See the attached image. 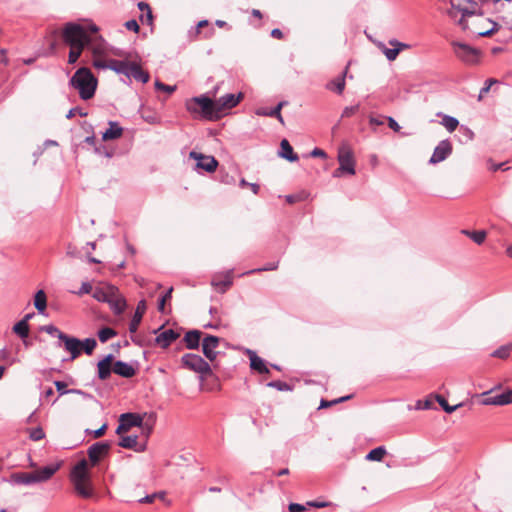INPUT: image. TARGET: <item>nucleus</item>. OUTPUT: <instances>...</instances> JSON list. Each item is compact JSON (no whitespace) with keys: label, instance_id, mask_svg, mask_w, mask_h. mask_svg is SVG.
Masks as SVG:
<instances>
[{"label":"nucleus","instance_id":"1","mask_svg":"<svg viewBox=\"0 0 512 512\" xmlns=\"http://www.w3.org/2000/svg\"><path fill=\"white\" fill-rule=\"evenodd\" d=\"M69 84L78 90L82 100H89L95 94L97 79L89 68L81 67L71 77Z\"/></svg>","mask_w":512,"mask_h":512},{"label":"nucleus","instance_id":"2","mask_svg":"<svg viewBox=\"0 0 512 512\" xmlns=\"http://www.w3.org/2000/svg\"><path fill=\"white\" fill-rule=\"evenodd\" d=\"M88 466V460L83 458L72 468L70 473V480L74 485L75 491L83 498H90L93 495Z\"/></svg>","mask_w":512,"mask_h":512},{"label":"nucleus","instance_id":"3","mask_svg":"<svg viewBox=\"0 0 512 512\" xmlns=\"http://www.w3.org/2000/svg\"><path fill=\"white\" fill-rule=\"evenodd\" d=\"M186 108L191 114H199L205 120L217 121L221 118L216 101L206 95L191 98L186 102Z\"/></svg>","mask_w":512,"mask_h":512},{"label":"nucleus","instance_id":"4","mask_svg":"<svg viewBox=\"0 0 512 512\" xmlns=\"http://www.w3.org/2000/svg\"><path fill=\"white\" fill-rule=\"evenodd\" d=\"M60 463L45 466L33 472H22L13 475L17 484L32 485L48 481L58 470Z\"/></svg>","mask_w":512,"mask_h":512},{"label":"nucleus","instance_id":"5","mask_svg":"<svg viewBox=\"0 0 512 512\" xmlns=\"http://www.w3.org/2000/svg\"><path fill=\"white\" fill-rule=\"evenodd\" d=\"M62 38L64 43L70 47H85L90 42V37L84 27L73 22L65 25Z\"/></svg>","mask_w":512,"mask_h":512},{"label":"nucleus","instance_id":"6","mask_svg":"<svg viewBox=\"0 0 512 512\" xmlns=\"http://www.w3.org/2000/svg\"><path fill=\"white\" fill-rule=\"evenodd\" d=\"M339 167L333 171L334 178H340L343 174L355 175V160L352 149L347 144L338 148L337 156Z\"/></svg>","mask_w":512,"mask_h":512},{"label":"nucleus","instance_id":"7","mask_svg":"<svg viewBox=\"0 0 512 512\" xmlns=\"http://www.w3.org/2000/svg\"><path fill=\"white\" fill-rule=\"evenodd\" d=\"M181 363L184 368L199 373L202 376H209L212 374V369L209 363L197 354H184L181 358Z\"/></svg>","mask_w":512,"mask_h":512},{"label":"nucleus","instance_id":"8","mask_svg":"<svg viewBox=\"0 0 512 512\" xmlns=\"http://www.w3.org/2000/svg\"><path fill=\"white\" fill-rule=\"evenodd\" d=\"M468 3H471V0H450L451 9L447 11V14L451 19H456L457 13L461 12L462 16L457 21V24L464 31L468 29V23L465 20V17L477 14V10H469L466 6Z\"/></svg>","mask_w":512,"mask_h":512},{"label":"nucleus","instance_id":"9","mask_svg":"<svg viewBox=\"0 0 512 512\" xmlns=\"http://www.w3.org/2000/svg\"><path fill=\"white\" fill-rule=\"evenodd\" d=\"M455 55L466 64H474L478 61L479 52L475 48L461 42L451 43Z\"/></svg>","mask_w":512,"mask_h":512},{"label":"nucleus","instance_id":"10","mask_svg":"<svg viewBox=\"0 0 512 512\" xmlns=\"http://www.w3.org/2000/svg\"><path fill=\"white\" fill-rule=\"evenodd\" d=\"M189 156L190 158L196 160L197 169H202L208 173H212L218 167V161L213 156L204 155L196 151H191Z\"/></svg>","mask_w":512,"mask_h":512},{"label":"nucleus","instance_id":"11","mask_svg":"<svg viewBox=\"0 0 512 512\" xmlns=\"http://www.w3.org/2000/svg\"><path fill=\"white\" fill-rule=\"evenodd\" d=\"M109 450L110 444L108 442H96L92 444L87 450L91 466H96L101 458L108 454Z\"/></svg>","mask_w":512,"mask_h":512},{"label":"nucleus","instance_id":"12","mask_svg":"<svg viewBox=\"0 0 512 512\" xmlns=\"http://www.w3.org/2000/svg\"><path fill=\"white\" fill-rule=\"evenodd\" d=\"M243 98V94L239 92L238 94H225L221 96L219 99L215 100L217 104V108L220 110L221 118L226 114V111L234 108L238 105L240 100Z\"/></svg>","mask_w":512,"mask_h":512},{"label":"nucleus","instance_id":"13","mask_svg":"<svg viewBox=\"0 0 512 512\" xmlns=\"http://www.w3.org/2000/svg\"><path fill=\"white\" fill-rule=\"evenodd\" d=\"M452 153V144L448 139L442 140L434 148L433 154L429 159V164H437L444 161Z\"/></svg>","mask_w":512,"mask_h":512},{"label":"nucleus","instance_id":"14","mask_svg":"<svg viewBox=\"0 0 512 512\" xmlns=\"http://www.w3.org/2000/svg\"><path fill=\"white\" fill-rule=\"evenodd\" d=\"M63 345L64 349L70 353V359L74 360L81 355V340L66 334L64 338L56 345L57 347H61Z\"/></svg>","mask_w":512,"mask_h":512},{"label":"nucleus","instance_id":"15","mask_svg":"<svg viewBox=\"0 0 512 512\" xmlns=\"http://www.w3.org/2000/svg\"><path fill=\"white\" fill-rule=\"evenodd\" d=\"M220 343V338L214 335H207L202 340V351L204 356L211 362L216 360L218 352L216 349L218 348Z\"/></svg>","mask_w":512,"mask_h":512},{"label":"nucleus","instance_id":"16","mask_svg":"<svg viewBox=\"0 0 512 512\" xmlns=\"http://www.w3.org/2000/svg\"><path fill=\"white\" fill-rule=\"evenodd\" d=\"M116 293L117 288L115 286L104 284L96 287L92 292V296L97 301L111 303L112 298L116 296Z\"/></svg>","mask_w":512,"mask_h":512},{"label":"nucleus","instance_id":"17","mask_svg":"<svg viewBox=\"0 0 512 512\" xmlns=\"http://www.w3.org/2000/svg\"><path fill=\"white\" fill-rule=\"evenodd\" d=\"M125 76L143 84L147 83L150 79L149 73L143 70L141 65L136 62H130Z\"/></svg>","mask_w":512,"mask_h":512},{"label":"nucleus","instance_id":"18","mask_svg":"<svg viewBox=\"0 0 512 512\" xmlns=\"http://www.w3.org/2000/svg\"><path fill=\"white\" fill-rule=\"evenodd\" d=\"M113 354L106 355L97 363V375L100 380H107L113 371Z\"/></svg>","mask_w":512,"mask_h":512},{"label":"nucleus","instance_id":"19","mask_svg":"<svg viewBox=\"0 0 512 512\" xmlns=\"http://www.w3.org/2000/svg\"><path fill=\"white\" fill-rule=\"evenodd\" d=\"M180 337V334L173 329H167L160 332L156 338L155 342L158 346L165 349L171 345L176 339Z\"/></svg>","mask_w":512,"mask_h":512},{"label":"nucleus","instance_id":"20","mask_svg":"<svg viewBox=\"0 0 512 512\" xmlns=\"http://www.w3.org/2000/svg\"><path fill=\"white\" fill-rule=\"evenodd\" d=\"M246 353L249 357L250 367L252 370L257 371L260 374H268L270 372L265 361L259 357L255 351L247 349Z\"/></svg>","mask_w":512,"mask_h":512},{"label":"nucleus","instance_id":"21","mask_svg":"<svg viewBox=\"0 0 512 512\" xmlns=\"http://www.w3.org/2000/svg\"><path fill=\"white\" fill-rule=\"evenodd\" d=\"M118 446L126 449H133L136 452H143L146 449L145 443H138L137 435L122 436L118 442Z\"/></svg>","mask_w":512,"mask_h":512},{"label":"nucleus","instance_id":"22","mask_svg":"<svg viewBox=\"0 0 512 512\" xmlns=\"http://www.w3.org/2000/svg\"><path fill=\"white\" fill-rule=\"evenodd\" d=\"M113 372L124 378H131L136 374V369L129 363L117 360L113 364Z\"/></svg>","mask_w":512,"mask_h":512},{"label":"nucleus","instance_id":"23","mask_svg":"<svg viewBox=\"0 0 512 512\" xmlns=\"http://www.w3.org/2000/svg\"><path fill=\"white\" fill-rule=\"evenodd\" d=\"M146 311V301L140 300L137 304L135 313L129 323V331L130 333H135L138 329L139 324L143 318V315Z\"/></svg>","mask_w":512,"mask_h":512},{"label":"nucleus","instance_id":"24","mask_svg":"<svg viewBox=\"0 0 512 512\" xmlns=\"http://www.w3.org/2000/svg\"><path fill=\"white\" fill-rule=\"evenodd\" d=\"M285 105H287V101H281L274 108H271V109L259 108L256 111V114L259 115V116H267V117L276 118L281 124H284V120H283V117L281 115V109Z\"/></svg>","mask_w":512,"mask_h":512},{"label":"nucleus","instance_id":"25","mask_svg":"<svg viewBox=\"0 0 512 512\" xmlns=\"http://www.w3.org/2000/svg\"><path fill=\"white\" fill-rule=\"evenodd\" d=\"M202 332L199 330H190L186 332L183 342L187 349H198L201 341Z\"/></svg>","mask_w":512,"mask_h":512},{"label":"nucleus","instance_id":"26","mask_svg":"<svg viewBox=\"0 0 512 512\" xmlns=\"http://www.w3.org/2000/svg\"><path fill=\"white\" fill-rule=\"evenodd\" d=\"M108 124L109 128L103 132L102 140L108 141L120 138L123 134V128L119 125V123L117 121H109Z\"/></svg>","mask_w":512,"mask_h":512},{"label":"nucleus","instance_id":"27","mask_svg":"<svg viewBox=\"0 0 512 512\" xmlns=\"http://www.w3.org/2000/svg\"><path fill=\"white\" fill-rule=\"evenodd\" d=\"M347 72H348V67L345 68V70L343 71V73L341 75H339L336 78L329 81L326 85V88L328 90L336 92L339 95L342 94L345 89V84H346L345 77L347 75Z\"/></svg>","mask_w":512,"mask_h":512},{"label":"nucleus","instance_id":"28","mask_svg":"<svg viewBox=\"0 0 512 512\" xmlns=\"http://www.w3.org/2000/svg\"><path fill=\"white\" fill-rule=\"evenodd\" d=\"M279 156L290 162H295L299 159L298 155L294 153L293 148L287 139H283L280 143Z\"/></svg>","mask_w":512,"mask_h":512},{"label":"nucleus","instance_id":"29","mask_svg":"<svg viewBox=\"0 0 512 512\" xmlns=\"http://www.w3.org/2000/svg\"><path fill=\"white\" fill-rule=\"evenodd\" d=\"M120 421L125 422V425L130 429L131 427H141L143 417L138 413H124L120 416Z\"/></svg>","mask_w":512,"mask_h":512},{"label":"nucleus","instance_id":"30","mask_svg":"<svg viewBox=\"0 0 512 512\" xmlns=\"http://www.w3.org/2000/svg\"><path fill=\"white\" fill-rule=\"evenodd\" d=\"M130 61L110 59L108 61V69L115 71L118 74L126 75Z\"/></svg>","mask_w":512,"mask_h":512},{"label":"nucleus","instance_id":"31","mask_svg":"<svg viewBox=\"0 0 512 512\" xmlns=\"http://www.w3.org/2000/svg\"><path fill=\"white\" fill-rule=\"evenodd\" d=\"M34 306L39 314H44L47 307V296L44 290H38L34 296Z\"/></svg>","mask_w":512,"mask_h":512},{"label":"nucleus","instance_id":"32","mask_svg":"<svg viewBox=\"0 0 512 512\" xmlns=\"http://www.w3.org/2000/svg\"><path fill=\"white\" fill-rule=\"evenodd\" d=\"M437 115L442 117L441 124L447 129L448 132H454L459 126V121L457 118L441 113H438Z\"/></svg>","mask_w":512,"mask_h":512},{"label":"nucleus","instance_id":"33","mask_svg":"<svg viewBox=\"0 0 512 512\" xmlns=\"http://www.w3.org/2000/svg\"><path fill=\"white\" fill-rule=\"evenodd\" d=\"M387 451H386V448L384 446H379V447H376L374 449H372L371 451H369V453L365 456V459L367 461H381L383 459V457L386 455Z\"/></svg>","mask_w":512,"mask_h":512},{"label":"nucleus","instance_id":"34","mask_svg":"<svg viewBox=\"0 0 512 512\" xmlns=\"http://www.w3.org/2000/svg\"><path fill=\"white\" fill-rule=\"evenodd\" d=\"M13 332L20 338L25 339L29 335V324L20 320L13 326Z\"/></svg>","mask_w":512,"mask_h":512},{"label":"nucleus","instance_id":"35","mask_svg":"<svg viewBox=\"0 0 512 512\" xmlns=\"http://www.w3.org/2000/svg\"><path fill=\"white\" fill-rule=\"evenodd\" d=\"M462 232L478 245L482 244L486 239V232L484 230H478V231L463 230Z\"/></svg>","mask_w":512,"mask_h":512},{"label":"nucleus","instance_id":"36","mask_svg":"<svg viewBox=\"0 0 512 512\" xmlns=\"http://www.w3.org/2000/svg\"><path fill=\"white\" fill-rule=\"evenodd\" d=\"M41 331H44L46 332L47 334H49L50 336L52 337H56L58 338L59 342L64 338V336L66 335V333L62 332L59 328H57L55 325L53 324H49V325H44L41 327Z\"/></svg>","mask_w":512,"mask_h":512},{"label":"nucleus","instance_id":"37","mask_svg":"<svg viewBox=\"0 0 512 512\" xmlns=\"http://www.w3.org/2000/svg\"><path fill=\"white\" fill-rule=\"evenodd\" d=\"M509 401L506 396L503 394H498L491 397H486L482 400L483 405H506V402Z\"/></svg>","mask_w":512,"mask_h":512},{"label":"nucleus","instance_id":"38","mask_svg":"<svg viewBox=\"0 0 512 512\" xmlns=\"http://www.w3.org/2000/svg\"><path fill=\"white\" fill-rule=\"evenodd\" d=\"M436 401L438 402V404L442 407V409L446 412V413H449L451 414L452 412L456 411L458 408H460L461 406H463V403H459V404H456V405H453V406H450L447 402V400L441 396V395H436Z\"/></svg>","mask_w":512,"mask_h":512},{"label":"nucleus","instance_id":"39","mask_svg":"<svg viewBox=\"0 0 512 512\" xmlns=\"http://www.w3.org/2000/svg\"><path fill=\"white\" fill-rule=\"evenodd\" d=\"M116 335L117 332L110 327H104L98 331V337L102 343L107 342L110 338L115 337Z\"/></svg>","mask_w":512,"mask_h":512},{"label":"nucleus","instance_id":"40","mask_svg":"<svg viewBox=\"0 0 512 512\" xmlns=\"http://www.w3.org/2000/svg\"><path fill=\"white\" fill-rule=\"evenodd\" d=\"M81 352L84 351L87 355H91L97 346V342L94 338H86L81 341Z\"/></svg>","mask_w":512,"mask_h":512},{"label":"nucleus","instance_id":"41","mask_svg":"<svg viewBox=\"0 0 512 512\" xmlns=\"http://www.w3.org/2000/svg\"><path fill=\"white\" fill-rule=\"evenodd\" d=\"M512 351V345H504L496 349L493 353V357H497L500 359H506L509 357L510 353Z\"/></svg>","mask_w":512,"mask_h":512},{"label":"nucleus","instance_id":"42","mask_svg":"<svg viewBox=\"0 0 512 512\" xmlns=\"http://www.w3.org/2000/svg\"><path fill=\"white\" fill-rule=\"evenodd\" d=\"M84 47H70L69 55H68V63L74 64L77 62L79 57L82 54Z\"/></svg>","mask_w":512,"mask_h":512},{"label":"nucleus","instance_id":"43","mask_svg":"<svg viewBox=\"0 0 512 512\" xmlns=\"http://www.w3.org/2000/svg\"><path fill=\"white\" fill-rule=\"evenodd\" d=\"M267 386L271 387V388H275L278 391H291L292 390V387L288 383H286L284 381H280V380L271 381V382L267 383Z\"/></svg>","mask_w":512,"mask_h":512},{"label":"nucleus","instance_id":"44","mask_svg":"<svg viewBox=\"0 0 512 512\" xmlns=\"http://www.w3.org/2000/svg\"><path fill=\"white\" fill-rule=\"evenodd\" d=\"M45 437V433L41 427L29 429V438L32 441H40Z\"/></svg>","mask_w":512,"mask_h":512},{"label":"nucleus","instance_id":"45","mask_svg":"<svg viewBox=\"0 0 512 512\" xmlns=\"http://www.w3.org/2000/svg\"><path fill=\"white\" fill-rule=\"evenodd\" d=\"M278 264H279L278 261L273 262V263H268L261 268H255V269L249 270V271L245 272L244 274H255V273H259V272H263V271H273L278 268Z\"/></svg>","mask_w":512,"mask_h":512},{"label":"nucleus","instance_id":"46","mask_svg":"<svg viewBox=\"0 0 512 512\" xmlns=\"http://www.w3.org/2000/svg\"><path fill=\"white\" fill-rule=\"evenodd\" d=\"M351 397H352V395H347V396H343V397H340V398L332 400V401H328V400L322 399L321 402H320L319 409L330 407V406L338 404V403H342V402L350 399Z\"/></svg>","mask_w":512,"mask_h":512},{"label":"nucleus","instance_id":"47","mask_svg":"<svg viewBox=\"0 0 512 512\" xmlns=\"http://www.w3.org/2000/svg\"><path fill=\"white\" fill-rule=\"evenodd\" d=\"M212 285L215 287H221V292H225L232 285V279L230 277V273L226 276L225 280H222V281L213 280Z\"/></svg>","mask_w":512,"mask_h":512},{"label":"nucleus","instance_id":"48","mask_svg":"<svg viewBox=\"0 0 512 512\" xmlns=\"http://www.w3.org/2000/svg\"><path fill=\"white\" fill-rule=\"evenodd\" d=\"M115 314H121L125 309V301L123 299H116L109 303Z\"/></svg>","mask_w":512,"mask_h":512},{"label":"nucleus","instance_id":"49","mask_svg":"<svg viewBox=\"0 0 512 512\" xmlns=\"http://www.w3.org/2000/svg\"><path fill=\"white\" fill-rule=\"evenodd\" d=\"M383 53L389 61H394L400 53L399 48H387L383 46Z\"/></svg>","mask_w":512,"mask_h":512},{"label":"nucleus","instance_id":"50","mask_svg":"<svg viewBox=\"0 0 512 512\" xmlns=\"http://www.w3.org/2000/svg\"><path fill=\"white\" fill-rule=\"evenodd\" d=\"M506 165V162H502V163H494L493 160L490 158L487 160V166H488V169L492 172H495L497 170H503V171H506V170H509L510 168L509 167H505Z\"/></svg>","mask_w":512,"mask_h":512},{"label":"nucleus","instance_id":"51","mask_svg":"<svg viewBox=\"0 0 512 512\" xmlns=\"http://www.w3.org/2000/svg\"><path fill=\"white\" fill-rule=\"evenodd\" d=\"M359 110V104L353 105V106H347L343 109L341 117L342 118H349L357 113Z\"/></svg>","mask_w":512,"mask_h":512},{"label":"nucleus","instance_id":"52","mask_svg":"<svg viewBox=\"0 0 512 512\" xmlns=\"http://www.w3.org/2000/svg\"><path fill=\"white\" fill-rule=\"evenodd\" d=\"M142 118L150 124L159 123V117L153 112L143 111Z\"/></svg>","mask_w":512,"mask_h":512},{"label":"nucleus","instance_id":"53","mask_svg":"<svg viewBox=\"0 0 512 512\" xmlns=\"http://www.w3.org/2000/svg\"><path fill=\"white\" fill-rule=\"evenodd\" d=\"M155 88L157 90L165 91V92H167L169 94L173 93L176 90V86H171V85L164 84V83H162L159 80L155 81Z\"/></svg>","mask_w":512,"mask_h":512},{"label":"nucleus","instance_id":"54","mask_svg":"<svg viewBox=\"0 0 512 512\" xmlns=\"http://www.w3.org/2000/svg\"><path fill=\"white\" fill-rule=\"evenodd\" d=\"M54 385L60 396L70 393V391H68L69 389H67V384L65 382L56 380L54 382Z\"/></svg>","mask_w":512,"mask_h":512},{"label":"nucleus","instance_id":"55","mask_svg":"<svg viewBox=\"0 0 512 512\" xmlns=\"http://www.w3.org/2000/svg\"><path fill=\"white\" fill-rule=\"evenodd\" d=\"M137 6L140 11H146L147 20L149 23H151L152 19H153V15H152V11H151L149 5L145 2H139Z\"/></svg>","mask_w":512,"mask_h":512},{"label":"nucleus","instance_id":"56","mask_svg":"<svg viewBox=\"0 0 512 512\" xmlns=\"http://www.w3.org/2000/svg\"><path fill=\"white\" fill-rule=\"evenodd\" d=\"M77 114H79L81 117L87 116V112H85L83 109H81L79 107H74V108H71L68 111V113L66 115V118L67 119H71V118H73Z\"/></svg>","mask_w":512,"mask_h":512},{"label":"nucleus","instance_id":"57","mask_svg":"<svg viewBox=\"0 0 512 512\" xmlns=\"http://www.w3.org/2000/svg\"><path fill=\"white\" fill-rule=\"evenodd\" d=\"M389 44H390L392 47L399 48V49H400V51H402V50H404V49H409V48H410V45H409V44H406V43L400 42V41H398L397 39H391V40H389Z\"/></svg>","mask_w":512,"mask_h":512},{"label":"nucleus","instance_id":"58","mask_svg":"<svg viewBox=\"0 0 512 512\" xmlns=\"http://www.w3.org/2000/svg\"><path fill=\"white\" fill-rule=\"evenodd\" d=\"M92 290H93L92 285L89 282H83L78 291V294L79 295L89 294L92 292Z\"/></svg>","mask_w":512,"mask_h":512},{"label":"nucleus","instance_id":"59","mask_svg":"<svg viewBox=\"0 0 512 512\" xmlns=\"http://www.w3.org/2000/svg\"><path fill=\"white\" fill-rule=\"evenodd\" d=\"M288 509L289 512H304L306 507L299 503H290Z\"/></svg>","mask_w":512,"mask_h":512},{"label":"nucleus","instance_id":"60","mask_svg":"<svg viewBox=\"0 0 512 512\" xmlns=\"http://www.w3.org/2000/svg\"><path fill=\"white\" fill-rule=\"evenodd\" d=\"M125 27L130 30V31H134V32H138L140 27H139V24L137 23L136 20L132 19V20H128L126 23H125Z\"/></svg>","mask_w":512,"mask_h":512},{"label":"nucleus","instance_id":"61","mask_svg":"<svg viewBox=\"0 0 512 512\" xmlns=\"http://www.w3.org/2000/svg\"><path fill=\"white\" fill-rule=\"evenodd\" d=\"M387 121L390 129L395 132H400L401 127L393 117H387Z\"/></svg>","mask_w":512,"mask_h":512},{"label":"nucleus","instance_id":"62","mask_svg":"<svg viewBox=\"0 0 512 512\" xmlns=\"http://www.w3.org/2000/svg\"><path fill=\"white\" fill-rule=\"evenodd\" d=\"M106 430H107V424L104 423L100 428H98L94 431H91V433L93 434L94 438H100L105 434Z\"/></svg>","mask_w":512,"mask_h":512},{"label":"nucleus","instance_id":"63","mask_svg":"<svg viewBox=\"0 0 512 512\" xmlns=\"http://www.w3.org/2000/svg\"><path fill=\"white\" fill-rule=\"evenodd\" d=\"M310 155L312 157H321V158H326L327 157V154L324 150L320 149V148H314Z\"/></svg>","mask_w":512,"mask_h":512},{"label":"nucleus","instance_id":"64","mask_svg":"<svg viewBox=\"0 0 512 512\" xmlns=\"http://www.w3.org/2000/svg\"><path fill=\"white\" fill-rule=\"evenodd\" d=\"M93 66L97 69H107L108 68V62H105L101 59H95L93 61Z\"/></svg>","mask_w":512,"mask_h":512}]
</instances>
